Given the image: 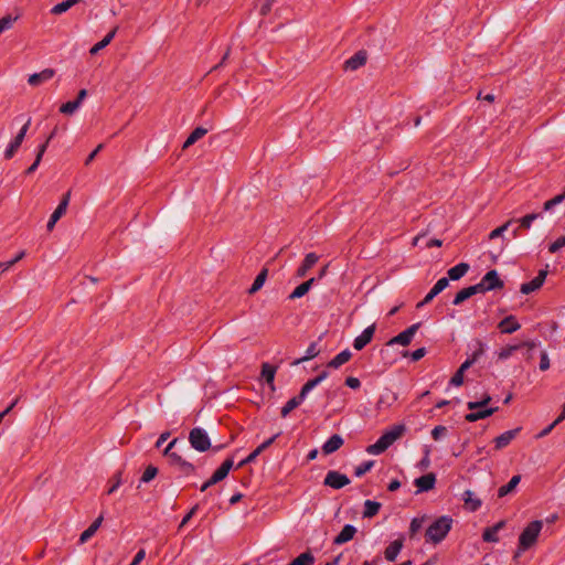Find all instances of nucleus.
<instances>
[{
    "instance_id": "nucleus-1",
    "label": "nucleus",
    "mask_w": 565,
    "mask_h": 565,
    "mask_svg": "<svg viewBox=\"0 0 565 565\" xmlns=\"http://www.w3.org/2000/svg\"><path fill=\"white\" fill-rule=\"evenodd\" d=\"M543 529V522L541 520H535L530 522L521 532L518 541V547L513 555V558H519L522 553L532 548L539 540L540 533Z\"/></svg>"
},
{
    "instance_id": "nucleus-2",
    "label": "nucleus",
    "mask_w": 565,
    "mask_h": 565,
    "mask_svg": "<svg viewBox=\"0 0 565 565\" xmlns=\"http://www.w3.org/2000/svg\"><path fill=\"white\" fill-rule=\"evenodd\" d=\"M452 526V519L447 515L439 516L426 530V542L440 543L449 533Z\"/></svg>"
},
{
    "instance_id": "nucleus-3",
    "label": "nucleus",
    "mask_w": 565,
    "mask_h": 565,
    "mask_svg": "<svg viewBox=\"0 0 565 565\" xmlns=\"http://www.w3.org/2000/svg\"><path fill=\"white\" fill-rule=\"evenodd\" d=\"M403 425H396L391 430L384 433L376 443L367 446L366 451L371 455H380L394 444L404 433Z\"/></svg>"
},
{
    "instance_id": "nucleus-4",
    "label": "nucleus",
    "mask_w": 565,
    "mask_h": 565,
    "mask_svg": "<svg viewBox=\"0 0 565 565\" xmlns=\"http://www.w3.org/2000/svg\"><path fill=\"white\" fill-rule=\"evenodd\" d=\"M189 443L192 448L200 452H204L211 448V440L207 433L201 428L195 427L189 434Z\"/></svg>"
},
{
    "instance_id": "nucleus-5",
    "label": "nucleus",
    "mask_w": 565,
    "mask_h": 565,
    "mask_svg": "<svg viewBox=\"0 0 565 565\" xmlns=\"http://www.w3.org/2000/svg\"><path fill=\"white\" fill-rule=\"evenodd\" d=\"M348 476L335 470H330L324 477L323 484L332 489L339 490L350 483Z\"/></svg>"
},
{
    "instance_id": "nucleus-6",
    "label": "nucleus",
    "mask_w": 565,
    "mask_h": 565,
    "mask_svg": "<svg viewBox=\"0 0 565 565\" xmlns=\"http://www.w3.org/2000/svg\"><path fill=\"white\" fill-rule=\"evenodd\" d=\"M30 124H31V119L29 118L26 120V122L22 126V128L20 129L18 135L14 137V139L9 143L8 148L4 151L6 159L13 158V156L15 154L18 149L21 147V145L26 136Z\"/></svg>"
},
{
    "instance_id": "nucleus-7",
    "label": "nucleus",
    "mask_w": 565,
    "mask_h": 565,
    "mask_svg": "<svg viewBox=\"0 0 565 565\" xmlns=\"http://www.w3.org/2000/svg\"><path fill=\"white\" fill-rule=\"evenodd\" d=\"M418 328H419V323L412 324L411 327H408L406 330H404L399 334L390 339L388 342L386 343V345H394V344H399L403 347L408 345L412 342L414 335L416 334Z\"/></svg>"
},
{
    "instance_id": "nucleus-8",
    "label": "nucleus",
    "mask_w": 565,
    "mask_h": 565,
    "mask_svg": "<svg viewBox=\"0 0 565 565\" xmlns=\"http://www.w3.org/2000/svg\"><path fill=\"white\" fill-rule=\"evenodd\" d=\"M70 199H71V192L68 191L63 195L60 204L57 205L55 211L52 213V215L47 222V225H46L47 231H52L54 228L56 222L66 213V210H67V206L70 203Z\"/></svg>"
},
{
    "instance_id": "nucleus-9",
    "label": "nucleus",
    "mask_w": 565,
    "mask_h": 565,
    "mask_svg": "<svg viewBox=\"0 0 565 565\" xmlns=\"http://www.w3.org/2000/svg\"><path fill=\"white\" fill-rule=\"evenodd\" d=\"M547 276V269H541L535 278L531 281L521 285V292L529 295L542 287Z\"/></svg>"
},
{
    "instance_id": "nucleus-10",
    "label": "nucleus",
    "mask_w": 565,
    "mask_h": 565,
    "mask_svg": "<svg viewBox=\"0 0 565 565\" xmlns=\"http://www.w3.org/2000/svg\"><path fill=\"white\" fill-rule=\"evenodd\" d=\"M375 329L374 323L364 329L363 332L354 339L353 348L358 351L364 349L372 341Z\"/></svg>"
},
{
    "instance_id": "nucleus-11",
    "label": "nucleus",
    "mask_w": 565,
    "mask_h": 565,
    "mask_svg": "<svg viewBox=\"0 0 565 565\" xmlns=\"http://www.w3.org/2000/svg\"><path fill=\"white\" fill-rule=\"evenodd\" d=\"M449 285V280L446 277L440 278L430 289V291L425 296V298L417 305V308H420L427 303H429L437 295H439L443 290H445Z\"/></svg>"
},
{
    "instance_id": "nucleus-12",
    "label": "nucleus",
    "mask_w": 565,
    "mask_h": 565,
    "mask_svg": "<svg viewBox=\"0 0 565 565\" xmlns=\"http://www.w3.org/2000/svg\"><path fill=\"white\" fill-rule=\"evenodd\" d=\"M436 483V476L433 472L426 473L415 479L414 484L417 488L416 493L426 492L434 489Z\"/></svg>"
},
{
    "instance_id": "nucleus-13",
    "label": "nucleus",
    "mask_w": 565,
    "mask_h": 565,
    "mask_svg": "<svg viewBox=\"0 0 565 565\" xmlns=\"http://www.w3.org/2000/svg\"><path fill=\"white\" fill-rule=\"evenodd\" d=\"M307 395H308L307 391L303 387H301L300 393L297 396L290 398L282 406L281 412H280L281 417H284V418L287 417L291 411L297 408L306 399Z\"/></svg>"
},
{
    "instance_id": "nucleus-14",
    "label": "nucleus",
    "mask_w": 565,
    "mask_h": 565,
    "mask_svg": "<svg viewBox=\"0 0 565 565\" xmlns=\"http://www.w3.org/2000/svg\"><path fill=\"white\" fill-rule=\"evenodd\" d=\"M498 411V407H482L471 411L465 416V419L469 423H475L479 419L487 418L493 415Z\"/></svg>"
},
{
    "instance_id": "nucleus-15",
    "label": "nucleus",
    "mask_w": 565,
    "mask_h": 565,
    "mask_svg": "<svg viewBox=\"0 0 565 565\" xmlns=\"http://www.w3.org/2000/svg\"><path fill=\"white\" fill-rule=\"evenodd\" d=\"M498 328L502 333L511 334L518 331L521 324L514 316L510 315L499 322Z\"/></svg>"
},
{
    "instance_id": "nucleus-16",
    "label": "nucleus",
    "mask_w": 565,
    "mask_h": 565,
    "mask_svg": "<svg viewBox=\"0 0 565 565\" xmlns=\"http://www.w3.org/2000/svg\"><path fill=\"white\" fill-rule=\"evenodd\" d=\"M366 63V52L359 51L344 63L345 71H355Z\"/></svg>"
},
{
    "instance_id": "nucleus-17",
    "label": "nucleus",
    "mask_w": 565,
    "mask_h": 565,
    "mask_svg": "<svg viewBox=\"0 0 565 565\" xmlns=\"http://www.w3.org/2000/svg\"><path fill=\"white\" fill-rule=\"evenodd\" d=\"M520 430H521V428L519 427L515 429L507 430L503 434H501L500 436H498L494 439L495 449L500 450V449L507 447L516 437V435L519 434Z\"/></svg>"
},
{
    "instance_id": "nucleus-18",
    "label": "nucleus",
    "mask_w": 565,
    "mask_h": 565,
    "mask_svg": "<svg viewBox=\"0 0 565 565\" xmlns=\"http://www.w3.org/2000/svg\"><path fill=\"white\" fill-rule=\"evenodd\" d=\"M356 533L355 526L351 524H347L343 526L341 532L334 537L333 543L335 545H342L349 541H351Z\"/></svg>"
},
{
    "instance_id": "nucleus-19",
    "label": "nucleus",
    "mask_w": 565,
    "mask_h": 565,
    "mask_svg": "<svg viewBox=\"0 0 565 565\" xmlns=\"http://www.w3.org/2000/svg\"><path fill=\"white\" fill-rule=\"evenodd\" d=\"M319 256L315 253H309L306 255L302 264L297 269L298 277H305L309 269H311L318 262Z\"/></svg>"
},
{
    "instance_id": "nucleus-20",
    "label": "nucleus",
    "mask_w": 565,
    "mask_h": 565,
    "mask_svg": "<svg viewBox=\"0 0 565 565\" xmlns=\"http://www.w3.org/2000/svg\"><path fill=\"white\" fill-rule=\"evenodd\" d=\"M54 76V71L52 68H45L40 73H34L29 76L28 83L31 86H38L43 82L51 79Z\"/></svg>"
},
{
    "instance_id": "nucleus-21",
    "label": "nucleus",
    "mask_w": 565,
    "mask_h": 565,
    "mask_svg": "<svg viewBox=\"0 0 565 565\" xmlns=\"http://www.w3.org/2000/svg\"><path fill=\"white\" fill-rule=\"evenodd\" d=\"M343 438L340 435H332L322 446L324 455L337 451L343 445Z\"/></svg>"
},
{
    "instance_id": "nucleus-22",
    "label": "nucleus",
    "mask_w": 565,
    "mask_h": 565,
    "mask_svg": "<svg viewBox=\"0 0 565 565\" xmlns=\"http://www.w3.org/2000/svg\"><path fill=\"white\" fill-rule=\"evenodd\" d=\"M233 467V459H226L223 461V463L215 470V472L212 476V482H220L223 479L226 478L230 470Z\"/></svg>"
},
{
    "instance_id": "nucleus-23",
    "label": "nucleus",
    "mask_w": 565,
    "mask_h": 565,
    "mask_svg": "<svg viewBox=\"0 0 565 565\" xmlns=\"http://www.w3.org/2000/svg\"><path fill=\"white\" fill-rule=\"evenodd\" d=\"M403 547V540L398 539L393 541L384 552L385 558L388 562H394Z\"/></svg>"
},
{
    "instance_id": "nucleus-24",
    "label": "nucleus",
    "mask_w": 565,
    "mask_h": 565,
    "mask_svg": "<svg viewBox=\"0 0 565 565\" xmlns=\"http://www.w3.org/2000/svg\"><path fill=\"white\" fill-rule=\"evenodd\" d=\"M482 278L483 282L488 285L490 290L503 287V281L500 279L497 270L494 269L489 270Z\"/></svg>"
},
{
    "instance_id": "nucleus-25",
    "label": "nucleus",
    "mask_w": 565,
    "mask_h": 565,
    "mask_svg": "<svg viewBox=\"0 0 565 565\" xmlns=\"http://www.w3.org/2000/svg\"><path fill=\"white\" fill-rule=\"evenodd\" d=\"M104 520L103 515H99L79 536V543H86L99 529Z\"/></svg>"
},
{
    "instance_id": "nucleus-26",
    "label": "nucleus",
    "mask_w": 565,
    "mask_h": 565,
    "mask_svg": "<svg viewBox=\"0 0 565 565\" xmlns=\"http://www.w3.org/2000/svg\"><path fill=\"white\" fill-rule=\"evenodd\" d=\"M469 270V265L467 263H459L458 265L451 267L450 269H448L447 271V275H448V280L451 279V280H459L460 278H462L467 271Z\"/></svg>"
},
{
    "instance_id": "nucleus-27",
    "label": "nucleus",
    "mask_w": 565,
    "mask_h": 565,
    "mask_svg": "<svg viewBox=\"0 0 565 565\" xmlns=\"http://www.w3.org/2000/svg\"><path fill=\"white\" fill-rule=\"evenodd\" d=\"M465 505L472 512L481 507V500L475 497L471 490H466L462 494Z\"/></svg>"
},
{
    "instance_id": "nucleus-28",
    "label": "nucleus",
    "mask_w": 565,
    "mask_h": 565,
    "mask_svg": "<svg viewBox=\"0 0 565 565\" xmlns=\"http://www.w3.org/2000/svg\"><path fill=\"white\" fill-rule=\"evenodd\" d=\"M277 367L273 366L269 363H263L262 365V377L266 381V383L270 386L271 390H275L274 380Z\"/></svg>"
},
{
    "instance_id": "nucleus-29",
    "label": "nucleus",
    "mask_w": 565,
    "mask_h": 565,
    "mask_svg": "<svg viewBox=\"0 0 565 565\" xmlns=\"http://www.w3.org/2000/svg\"><path fill=\"white\" fill-rule=\"evenodd\" d=\"M315 281H316V278H310L307 281L300 284L289 295V299H297V298H301L302 296H305L310 290V288L315 284Z\"/></svg>"
},
{
    "instance_id": "nucleus-30",
    "label": "nucleus",
    "mask_w": 565,
    "mask_h": 565,
    "mask_svg": "<svg viewBox=\"0 0 565 565\" xmlns=\"http://www.w3.org/2000/svg\"><path fill=\"white\" fill-rule=\"evenodd\" d=\"M352 356L350 350L345 349L339 354H337L329 363L328 366L332 369H338L344 363H347Z\"/></svg>"
},
{
    "instance_id": "nucleus-31",
    "label": "nucleus",
    "mask_w": 565,
    "mask_h": 565,
    "mask_svg": "<svg viewBox=\"0 0 565 565\" xmlns=\"http://www.w3.org/2000/svg\"><path fill=\"white\" fill-rule=\"evenodd\" d=\"M520 481H521L520 475L513 476L507 484L499 488L498 497L503 498V497L508 495L509 493H511L518 487Z\"/></svg>"
},
{
    "instance_id": "nucleus-32",
    "label": "nucleus",
    "mask_w": 565,
    "mask_h": 565,
    "mask_svg": "<svg viewBox=\"0 0 565 565\" xmlns=\"http://www.w3.org/2000/svg\"><path fill=\"white\" fill-rule=\"evenodd\" d=\"M116 32L117 28H114L110 32L106 34V36L102 41L97 42L95 45L92 46L89 53L94 55L97 54L100 50L105 49L113 41V39L116 35Z\"/></svg>"
},
{
    "instance_id": "nucleus-33",
    "label": "nucleus",
    "mask_w": 565,
    "mask_h": 565,
    "mask_svg": "<svg viewBox=\"0 0 565 565\" xmlns=\"http://www.w3.org/2000/svg\"><path fill=\"white\" fill-rule=\"evenodd\" d=\"M207 134V129L203 127H196L190 136L186 138V140L183 143V149H186L194 145L199 139L204 137Z\"/></svg>"
},
{
    "instance_id": "nucleus-34",
    "label": "nucleus",
    "mask_w": 565,
    "mask_h": 565,
    "mask_svg": "<svg viewBox=\"0 0 565 565\" xmlns=\"http://www.w3.org/2000/svg\"><path fill=\"white\" fill-rule=\"evenodd\" d=\"M381 509V503L372 500H366L364 502V511L363 518H373L379 513Z\"/></svg>"
},
{
    "instance_id": "nucleus-35",
    "label": "nucleus",
    "mask_w": 565,
    "mask_h": 565,
    "mask_svg": "<svg viewBox=\"0 0 565 565\" xmlns=\"http://www.w3.org/2000/svg\"><path fill=\"white\" fill-rule=\"evenodd\" d=\"M268 270L266 268L262 269V271L256 276L253 285L250 286L248 292L250 295L257 292L265 284L267 278Z\"/></svg>"
},
{
    "instance_id": "nucleus-36",
    "label": "nucleus",
    "mask_w": 565,
    "mask_h": 565,
    "mask_svg": "<svg viewBox=\"0 0 565 565\" xmlns=\"http://www.w3.org/2000/svg\"><path fill=\"white\" fill-rule=\"evenodd\" d=\"M79 0H65V1H62L57 4H55L52 9H51V13L53 14H62L64 12H66L68 9H71L73 6H75Z\"/></svg>"
},
{
    "instance_id": "nucleus-37",
    "label": "nucleus",
    "mask_w": 565,
    "mask_h": 565,
    "mask_svg": "<svg viewBox=\"0 0 565 565\" xmlns=\"http://www.w3.org/2000/svg\"><path fill=\"white\" fill-rule=\"evenodd\" d=\"M279 436V434L274 435L271 438L265 440L260 444L253 452L248 455V460H255L265 449H267L275 439Z\"/></svg>"
},
{
    "instance_id": "nucleus-38",
    "label": "nucleus",
    "mask_w": 565,
    "mask_h": 565,
    "mask_svg": "<svg viewBox=\"0 0 565 565\" xmlns=\"http://www.w3.org/2000/svg\"><path fill=\"white\" fill-rule=\"evenodd\" d=\"M318 354H319V349L317 348V342H312L308 347V349L306 351V355L302 356L301 359L296 360L292 364L298 365V364L302 363L303 361H308L310 359L316 358Z\"/></svg>"
},
{
    "instance_id": "nucleus-39",
    "label": "nucleus",
    "mask_w": 565,
    "mask_h": 565,
    "mask_svg": "<svg viewBox=\"0 0 565 565\" xmlns=\"http://www.w3.org/2000/svg\"><path fill=\"white\" fill-rule=\"evenodd\" d=\"M313 563V555L309 552H305L297 556L289 565H312Z\"/></svg>"
},
{
    "instance_id": "nucleus-40",
    "label": "nucleus",
    "mask_w": 565,
    "mask_h": 565,
    "mask_svg": "<svg viewBox=\"0 0 565 565\" xmlns=\"http://www.w3.org/2000/svg\"><path fill=\"white\" fill-rule=\"evenodd\" d=\"M328 376V372L323 371L315 379L309 380L302 387L309 392H311L316 386H318L323 380H326Z\"/></svg>"
},
{
    "instance_id": "nucleus-41",
    "label": "nucleus",
    "mask_w": 565,
    "mask_h": 565,
    "mask_svg": "<svg viewBox=\"0 0 565 565\" xmlns=\"http://www.w3.org/2000/svg\"><path fill=\"white\" fill-rule=\"evenodd\" d=\"M44 153H45V145H40L39 148H38V152H36V157H35L34 162L26 170L28 174H31V173L35 172V170L38 169V167H39V164H40Z\"/></svg>"
},
{
    "instance_id": "nucleus-42",
    "label": "nucleus",
    "mask_w": 565,
    "mask_h": 565,
    "mask_svg": "<svg viewBox=\"0 0 565 565\" xmlns=\"http://www.w3.org/2000/svg\"><path fill=\"white\" fill-rule=\"evenodd\" d=\"M470 297H472L471 292H470V289L469 287L467 288H463L461 289L460 291H458L452 300V305L455 306H459L460 303H462L463 301H466L467 299H469Z\"/></svg>"
},
{
    "instance_id": "nucleus-43",
    "label": "nucleus",
    "mask_w": 565,
    "mask_h": 565,
    "mask_svg": "<svg viewBox=\"0 0 565 565\" xmlns=\"http://www.w3.org/2000/svg\"><path fill=\"white\" fill-rule=\"evenodd\" d=\"M19 17H12L10 14L4 15L0 19V34L4 32L6 30H9L12 28L13 23L18 20Z\"/></svg>"
},
{
    "instance_id": "nucleus-44",
    "label": "nucleus",
    "mask_w": 565,
    "mask_h": 565,
    "mask_svg": "<svg viewBox=\"0 0 565 565\" xmlns=\"http://www.w3.org/2000/svg\"><path fill=\"white\" fill-rule=\"evenodd\" d=\"M490 401H491V396L489 394H484L482 396L481 401H479V402H468L467 407L470 411H475L477 408L486 407Z\"/></svg>"
},
{
    "instance_id": "nucleus-45",
    "label": "nucleus",
    "mask_w": 565,
    "mask_h": 565,
    "mask_svg": "<svg viewBox=\"0 0 565 565\" xmlns=\"http://www.w3.org/2000/svg\"><path fill=\"white\" fill-rule=\"evenodd\" d=\"M540 216H541V214H539V213H531V214H527V215L521 217L519 220L520 227H523V228H526V230L530 228L531 225H532V222L537 220Z\"/></svg>"
},
{
    "instance_id": "nucleus-46",
    "label": "nucleus",
    "mask_w": 565,
    "mask_h": 565,
    "mask_svg": "<svg viewBox=\"0 0 565 565\" xmlns=\"http://www.w3.org/2000/svg\"><path fill=\"white\" fill-rule=\"evenodd\" d=\"M565 200V191L544 203V210L550 211Z\"/></svg>"
},
{
    "instance_id": "nucleus-47",
    "label": "nucleus",
    "mask_w": 565,
    "mask_h": 565,
    "mask_svg": "<svg viewBox=\"0 0 565 565\" xmlns=\"http://www.w3.org/2000/svg\"><path fill=\"white\" fill-rule=\"evenodd\" d=\"M79 108L78 102H67L60 107V111L65 115H72Z\"/></svg>"
},
{
    "instance_id": "nucleus-48",
    "label": "nucleus",
    "mask_w": 565,
    "mask_h": 565,
    "mask_svg": "<svg viewBox=\"0 0 565 565\" xmlns=\"http://www.w3.org/2000/svg\"><path fill=\"white\" fill-rule=\"evenodd\" d=\"M513 223V220H509L508 222H505L503 225L494 228L493 231H491V233L489 234V238L490 239H494L497 237H500L503 235V233L509 228V226Z\"/></svg>"
},
{
    "instance_id": "nucleus-49",
    "label": "nucleus",
    "mask_w": 565,
    "mask_h": 565,
    "mask_svg": "<svg viewBox=\"0 0 565 565\" xmlns=\"http://www.w3.org/2000/svg\"><path fill=\"white\" fill-rule=\"evenodd\" d=\"M519 349L520 345H508L500 350V352L498 353V358L500 360H507Z\"/></svg>"
},
{
    "instance_id": "nucleus-50",
    "label": "nucleus",
    "mask_w": 565,
    "mask_h": 565,
    "mask_svg": "<svg viewBox=\"0 0 565 565\" xmlns=\"http://www.w3.org/2000/svg\"><path fill=\"white\" fill-rule=\"evenodd\" d=\"M482 539L486 542L497 543L499 542L498 533L490 526L483 531Z\"/></svg>"
},
{
    "instance_id": "nucleus-51",
    "label": "nucleus",
    "mask_w": 565,
    "mask_h": 565,
    "mask_svg": "<svg viewBox=\"0 0 565 565\" xmlns=\"http://www.w3.org/2000/svg\"><path fill=\"white\" fill-rule=\"evenodd\" d=\"M373 465H374V461H372V460L361 463L354 470L355 476L362 477L363 475H365L367 471H370L372 469Z\"/></svg>"
},
{
    "instance_id": "nucleus-52",
    "label": "nucleus",
    "mask_w": 565,
    "mask_h": 565,
    "mask_svg": "<svg viewBox=\"0 0 565 565\" xmlns=\"http://www.w3.org/2000/svg\"><path fill=\"white\" fill-rule=\"evenodd\" d=\"M158 473V469L153 466H148L142 473L141 481L149 482L151 481Z\"/></svg>"
},
{
    "instance_id": "nucleus-53",
    "label": "nucleus",
    "mask_w": 565,
    "mask_h": 565,
    "mask_svg": "<svg viewBox=\"0 0 565 565\" xmlns=\"http://www.w3.org/2000/svg\"><path fill=\"white\" fill-rule=\"evenodd\" d=\"M469 289H470V292L472 296H475L477 294L490 291L488 285H486V282H483V278L480 280V282H478L473 286H469Z\"/></svg>"
},
{
    "instance_id": "nucleus-54",
    "label": "nucleus",
    "mask_w": 565,
    "mask_h": 565,
    "mask_svg": "<svg viewBox=\"0 0 565 565\" xmlns=\"http://www.w3.org/2000/svg\"><path fill=\"white\" fill-rule=\"evenodd\" d=\"M564 246H565V235L558 237L555 242H553L548 246V252L554 254V253L558 252L561 248H563Z\"/></svg>"
},
{
    "instance_id": "nucleus-55",
    "label": "nucleus",
    "mask_w": 565,
    "mask_h": 565,
    "mask_svg": "<svg viewBox=\"0 0 565 565\" xmlns=\"http://www.w3.org/2000/svg\"><path fill=\"white\" fill-rule=\"evenodd\" d=\"M113 481V484L111 487L108 489L107 493L108 494H111L113 492H115L119 487L120 484L122 483V480H121V471H118L111 479Z\"/></svg>"
},
{
    "instance_id": "nucleus-56",
    "label": "nucleus",
    "mask_w": 565,
    "mask_h": 565,
    "mask_svg": "<svg viewBox=\"0 0 565 565\" xmlns=\"http://www.w3.org/2000/svg\"><path fill=\"white\" fill-rule=\"evenodd\" d=\"M179 470L184 473V475H191L195 471V467L186 461V460H183L179 466H178Z\"/></svg>"
},
{
    "instance_id": "nucleus-57",
    "label": "nucleus",
    "mask_w": 565,
    "mask_h": 565,
    "mask_svg": "<svg viewBox=\"0 0 565 565\" xmlns=\"http://www.w3.org/2000/svg\"><path fill=\"white\" fill-rule=\"evenodd\" d=\"M446 433H447V428L445 426L438 425V426L434 427V429L431 430V437L435 440H438L443 436H445Z\"/></svg>"
},
{
    "instance_id": "nucleus-58",
    "label": "nucleus",
    "mask_w": 565,
    "mask_h": 565,
    "mask_svg": "<svg viewBox=\"0 0 565 565\" xmlns=\"http://www.w3.org/2000/svg\"><path fill=\"white\" fill-rule=\"evenodd\" d=\"M484 353V344L481 341H478V349L468 358L470 361L476 363L478 359Z\"/></svg>"
},
{
    "instance_id": "nucleus-59",
    "label": "nucleus",
    "mask_w": 565,
    "mask_h": 565,
    "mask_svg": "<svg viewBox=\"0 0 565 565\" xmlns=\"http://www.w3.org/2000/svg\"><path fill=\"white\" fill-rule=\"evenodd\" d=\"M463 383V373L459 370L456 371L450 380V384L454 386H460Z\"/></svg>"
},
{
    "instance_id": "nucleus-60",
    "label": "nucleus",
    "mask_w": 565,
    "mask_h": 565,
    "mask_svg": "<svg viewBox=\"0 0 565 565\" xmlns=\"http://www.w3.org/2000/svg\"><path fill=\"white\" fill-rule=\"evenodd\" d=\"M550 369V359L545 351L541 353L540 370L546 371Z\"/></svg>"
},
{
    "instance_id": "nucleus-61",
    "label": "nucleus",
    "mask_w": 565,
    "mask_h": 565,
    "mask_svg": "<svg viewBox=\"0 0 565 565\" xmlns=\"http://www.w3.org/2000/svg\"><path fill=\"white\" fill-rule=\"evenodd\" d=\"M345 385L350 388L356 390L361 386V382L358 377L349 376L345 380Z\"/></svg>"
},
{
    "instance_id": "nucleus-62",
    "label": "nucleus",
    "mask_w": 565,
    "mask_h": 565,
    "mask_svg": "<svg viewBox=\"0 0 565 565\" xmlns=\"http://www.w3.org/2000/svg\"><path fill=\"white\" fill-rule=\"evenodd\" d=\"M422 523H423V520H419V519L412 520L411 526H409V531H411L412 535L419 531V529L422 527Z\"/></svg>"
},
{
    "instance_id": "nucleus-63",
    "label": "nucleus",
    "mask_w": 565,
    "mask_h": 565,
    "mask_svg": "<svg viewBox=\"0 0 565 565\" xmlns=\"http://www.w3.org/2000/svg\"><path fill=\"white\" fill-rule=\"evenodd\" d=\"M426 354L425 348H419L412 352L411 358L413 361H419L422 358H424Z\"/></svg>"
},
{
    "instance_id": "nucleus-64",
    "label": "nucleus",
    "mask_w": 565,
    "mask_h": 565,
    "mask_svg": "<svg viewBox=\"0 0 565 565\" xmlns=\"http://www.w3.org/2000/svg\"><path fill=\"white\" fill-rule=\"evenodd\" d=\"M145 556H146L145 550L138 551L137 554L135 555L132 562L129 565H139L140 562L143 561Z\"/></svg>"
}]
</instances>
